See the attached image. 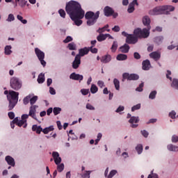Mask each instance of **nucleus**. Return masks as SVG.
<instances>
[{
  "label": "nucleus",
  "mask_w": 178,
  "mask_h": 178,
  "mask_svg": "<svg viewBox=\"0 0 178 178\" xmlns=\"http://www.w3.org/2000/svg\"><path fill=\"white\" fill-rule=\"evenodd\" d=\"M171 141L172 143H178V136L173 135L172 136Z\"/></svg>",
  "instance_id": "54"
},
{
  "label": "nucleus",
  "mask_w": 178,
  "mask_h": 178,
  "mask_svg": "<svg viewBox=\"0 0 178 178\" xmlns=\"http://www.w3.org/2000/svg\"><path fill=\"white\" fill-rule=\"evenodd\" d=\"M171 86L173 88L178 90V79H174Z\"/></svg>",
  "instance_id": "40"
},
{
  "label": "nucleus",
  "mask_w": 178,
  "mask_h": 178,
  "mask_svg": "<svg viewBox=\"0 0 178 178\" xmlns=\"http://www.w3.org/2000/svg\"><path fill=\"white\" fill-rule=\"evenodd\" d=\"M10 86L13 90H15V91H19L20 88H22V86H23V83L20 80L18 79L17 77H13L11 78L10 81Z\"/></svg>",
  "instance_id": "7"
},
{
  "label": "nucleus",
  "mask_w": 178,
  "mask_h": 178,
  "mask_svg": "<svg viewBox=\"0 0 178 178\" xmlns=\"http://www.w3.org/2000/svg\"><path fill=\"white\" fill-rule=\"evenodd\" d=\"M97 86H99L100 88H102V87H105V83L102 81H99L97 82Z\"/></svg>",
  "instance_id": "62"
},
{
  "label": "nucleus",
  "mask_w": 178,
  "mask_h": 178,
  "mask_svg": "<svg viewBox=\"0 0 178 178\" xmlns=\"http://www.w3.org/2000/svg\"><path fill=\"white\" fill-rule=\"evenodd\" d=\"M70 41H73V38L71 36H67L64 40L63 42L65 44H67V42H70Z\"/></svg>",
  "instance_id": "52"
},
{
  "label": "nucleus",
  "mask_w": 178,
  "mask_h": 178,
  "mask_svg": "<svg viewBox=\"0 0 178 178\" xmlns=\"http://www.w3.org/2000/svg\"><path fill=\"white\" fill-rule=\"evenodd\" d=\"M169 117L171 118V119H176V111H172L169 113Z\"/></svg>",
  "instance_id": "50"
},
{
  "label": "nucleus",
  "mask_w": 178,
  "mask_h": 178,
  "mask_svg": "<svg viewBox=\"0 0 178 178\" xmlns=\"http://www.w3.org/2000/svg\"><path fill=\"white\" fill-rule=\"evenodd\" d=\"M17 125L19 127H22V126H23L24 129H26V127H27V120H21L18 122V124H17Z\"/></svg>",
  "instance_id": "27"
},
{
  "label": "nucleus",
  "mask_w": 178,
  "mask_h": 178,
  "mask_svg": "<svg viewBox=\"0 0 178 178\" xmlns=\"http://www.w3.org/2000/svg\"><path fill=\"white\" fill-rule=\"evenodd\" d=\"M84 14H81L80 16H76V17H70V19H72V22L76 24V26H81L83 24V19L84 17Z\"/></svg>",
  "instance_id": "8"
},
{
  "label": "nucleus",
  "mask_w": 178,
  "mask_h": 178,
  "mask_svg": "<svg viewBox=\"0 0 178 178\" xmlns=\"http://www.w3.org/2000/svg\"><path fill=\"white\" fill-rule=\"evenodd\" d=\"M86 108L89 109L90 111H95V108L93 107V106L91 105L90 104H86Z\"/></svg>",
  "instance_id": "57"
},
{
  "label": "nucleus",
  "mask_w": 178,
  "mask_h": 178,
  "mask_svg": "<svg viewBox=\"0 0 178 178\" xmlns=\"http://www.w3.org/2000/svg\"><path fill=\"white\" fill-rule=\"evenodd\" d=\"M123 79H127V80H138L140 76L137 74H131L129 73H124L122 75Z\"/></svg>",
  "instance_id": "10"
},
{
  "label": "nucleus",
  "mask_w": 178,
  "mask_h": 178,
  "mask_svg": "<svg viewBox=\"0 0 178 178\" xmlns=\"http://www.w3.org/2000/svg\"><path fill=\"white\" fill-rule=\"evenodd\" d=\"M108 35H104V34H100L99 35H98L97 37V40L99 42H101L102 41H105V40H106V37H108Z\"/></svg>",
  "instance_id": "29"
},
{
  "label": "nucleus",
  "mask_w": 178,
  "mask_h": 178,
  "mask_svg": "<svg viewBox=\"0 0 178 178\" xmlns=\"http://www.w3.org/2000/svg\"><path fill=\"white\" fill-rule=\"evenodd\" d=\"M150 30L151 26H149V28H145L143 29H141V28H138L134 31V34L138 38H148V37H149Z\"/></svg>",
  "instance_id": "6"
},
{
  "label": "nucleus",
  "mask_w": 178,
  "mask_h": 178,
  "mask_svg": "<svg viewBox=\"0 0 178 178\" xmlns=\"http://www.w3.org/2000/svg\"><path fill=\"white\" fill-rule=\"evenodd\" d=\"M38 101V96H33L31 97L30 99V104L31 105L29 108V116L31 118H33L35 120H37V115H35V113L37 112V108H38V106L34 105Z\"/></svg>",
  "instance_id": "5"
},
{
  "label": "nucleus",
  "mask_w": 178,
  "mask_h": 178,
  "mask_svg": "<svg viewBox=\"0 0 178 178\" xmlns=\"http://www.w3.org/2000/svg\"><path fill=\"white\" fill-rule=\"evenodd\" d=\"M136 150L137 151L138 154L140 155V154L143 153V145L139 144L136 147Z\"/></svg>",
  "instance_id": "39"
},
{
  "label": "nucleus",
  "mask_w": 178,
  "mask_h": 178,
  "mask_svg": "<svg viewBox=\"0 0 178 178\" xmlns=\"http://www.w3.org/2000/svg\"><path fill=\"white\" fill-rule=\"evenodd\" d=\"M31 97H33V95H29L24 98L23 99L24 105H27L30 102Z\"/></svg>",
  "instance_id": "33"
},
{
  "label": "nucleus",
  "mask_w": 178,
  "mask_h": 178,
  "mask_svg": "<svg viewBox=\"0 0 178 178\" xmlns=\"http://www.w3.org/2000/svg\"><path fill=\"white\" fill-rule=\"evenodd\" d=\"M81 92L82 95H88V92H90L89 89H81Z\"/></svg>",
  "instance_id": "51"
},
{
  "label": "nucleus",
  "mask_w": 178,
  "mask_h": 178,
  "mask_svg": "<svg viewBox=\"0 0 178 178\" xmlns=\"http://www.w3.org/2000/svg\"><path fill=\"white\" fill-rule=\"evenodd\" d=\"M113 84L115 86V90H119L120 89V81H119L118 79H113Z\"/></svg>",
  "instance_id": "32"
},
{
  "label": "nucleus",
  "mask_w": 178,
  "mask_h": 178,
  "mask_svg": "<svg viewBox=\"0 0 178 178\" xmlns=\"http://www.w3.org/2000/svg\"><path fill=\"white\" fill-rule=\"evenodd\" d=\"M130 50V46L127 44H124L123 46H121L120 47V51L122 54H127L129 51Z\"/></svg>",
  "instance_id": "22"
},
{
  "label": "nucleus",
  "mask_w": 178,
  "mask_h": 178,
  "mask_svg": "<svg viewBox=\"0 0 178 178\" xmlns=\"http://www.w3.org/2000/svg\"><path fill=\"white\" fill-rule=\"evenodd\" d=\"M140 108H141V104H138L131 108V111L134 112L135 111H138V109H140Z\"/></svg>",
  "instance_id": "44"
},
{
  "label": "nucleus",
  "mask_w": 178,
  "mask_h": 178,
  "mask_svg": "<svg viewBox=\"0 0 178 178\" xmlns=\"http://www.w3.org/2000/svg\"><path fill=\"white\" fill-rule=\"evenodd\" d=\"M147 178H158V175L154 173V170L148 175Z\"/></svg>",
  "instance_id": "47"
},
{
  "label": "nucleus",
  "mask_w": 178,
  "mask_h": 178,
  "mask_svg": "<svg viewBox=\"0 0 178 178\" xmlns=\"http://www.w3.org/2000/svg\"><path fill=\"white\" fill-rule=\"evenodd\" d=\"M138 41V37L136 35H129L126 38L127 44H136Z\"/></svg>",
  "instance_id": "9"
},
{
  "label": "nucleus",
  "mask_w": 178,
  "mask_h": 178,
  "mask_svg": "<svg viewBox=\"0 0 178 178\" xmlns=\"http://www.w3.org/2000/svg\"><path fill=\"white\" fill-rule=\"evenodd\" d=\"M12 46H6L4 51L6 55H10L12 54Z\"/></svg>",
  "instance_id": "35"
},
{
  "label": "nucleus",
  "mask_w": 178,
  "mask_h": 178,
  "mask_svg": "<svg viewBox=\"0 0 178 178\" xmlns=\"http://www.w3.org/2000/svg\"><path fill=\"white\" fill-rule=\"evenodd\" d=\"M134 5L138 6V3L137 2V0H134L131 3H129L127 10L128 13H133L134 12Z\"/></svg>",
  "instance_id": "16"
},
{
  "label": "nucleus",
  "mask_w": 178,
  "mask_h": 178,
  "mask_svg": "<svg viewBox=\"0 0 178 178\" xmlns=\"http://www.w3.org/2000/svg\"><path fill=\"white\" fill-rule=\"evenodd\" d=\"M58 13H59L60 16H61V17H63V19H65L66 17V12H65V10L60 9L58 10Z\"/></svg>",
  "instance_id": "43"
},
{
  "label": "nucleus",
  "mask_w": 178,
  "mask_h": 178,
  "mask_svg": "<svg viewBox=\"0 0 178 178\" xmlns=\"http://www.w3.org/2000/svg\"><path fill=\"white\" fill-rule=\"evenodd\" d=\"M167 149L170 152H178V146L173 144H169L167 145Z\"/></svg>",
  "instance_id": "21"
},
{
  "label": "nucleus",
  "mask_w": 178,
  "mask_h": 178,
  "mask_svg": "<svg viewBox=\"0 0 178 178\" xmlns=\"http://www.w3.org/2000/svg\"><path fill=\"white\" fill-rule=\"evenodd\" d=\"M144 87V83H141L138 88H136V91L141 92L143 91V88Z\"/></svg>",
  "instance_id": "49"
},
{
  "label": "nucleus",
  "mask_w": 178,
  "mask_h": 178,
  "mask_svg": "<svg viewBox=\"0 0 178 178\" xmlns=\"http://www.w3.org/2000/svg\"><path fill=\"white\" fill-rule=\"evenodd\" d=\"M142 136H143V137H145V138H147V137H148V131H147L146 130H143L140 131Z\"/></svg>",
  "instance_id": "56"
},
{
  "label": "nucleus",
  "mask_w": 178,
  "mask_h": 178,
  "mask_svg": "<svg viewBox=\"0 0 178 178\" xmlns=\"http://www.w3.org/2000/svg\"><path fill=\"white\" fill-rule=\"evenodd\" d=\"M153 33H155V31H158L159 33H161L162 31V27L161 26H156L155 29L152 30Z\"/></svg>",
  "instance_id": "61"
},
{
  "label": "nucleus",
  "mask_w": 178,
  "mask_h": 178,
  "mask_svg": "<svg viewBox=\"0 0 178 178\" xmlns=\"http://www.w3.org/2000/svg\"><path fill=\"white\" fill-rule=\"evenodd\" d=\"M44 81H45V74L43 73H41L39 74L38 77V83H39V84H42Z\"/></svg>",
  "instance_id": "26"
},
{
  "label": "nucleus",
  "mask_w": 178,
  "mask_h": 178,
  "mask_svg": "<svg viewBox=\"0 0 178 178\" xmlns=\"http://www.w3.org/2000/svg\"><path fill=\"white\" fill-rule=\"evenodd\" d=\"M7 99L9 102L8 111H12L13 108L17 105L19 101V92L15 90H9V93L7 95Z\"/></svg>",
  "instance_id": "3"
},
{
  "label": "nucleus",
  "mask_w": 178,
  "mask_h": 178,
  "mask_svg": "<svg viewBox=\"0 0 178 178\" xmlns=\"http://www.w3.org/2000/svg\"><path fill=\"white\" fill-rule=\"evenodd\" d=\"M175 10V6L165 5L159 6L149 11V14L152 16H158V15H170V12Z\"/></svg>",
  "instance_id": "2"
},
{
  "label": "nucleus",
  "mask_w": 178,
  "mask_h": 178,
  "mask_svg": "<svg viewBox=\"0 0 178 178\" xmlns=\"http://www.w3.org/2000/svg\"><path fill=\"white\" fill-rule=\"evenodd\" d=\"M156 97V90L152 91L149 95V99H155Z\"/></svg>",
  "instance_id": "41"
},
{
  "label": "nucleus",
  "mask_w": 178,
  "mask_h": 178,
  "mask_svg": "<svg viewBox=\"0 0 178 178\" xmlns=\"http://www.w3.org/2000/svg\"><path fill=\"white\" fill-rule=\"evenodd\" d=\"M6 161L7 162L8 165H10V166H15V159L10 156H6Z\"/></svg>",
  "instance_id": "23"
},
{
  "label": "nucleus",
  "mask_w": 178,
  "mask_h": 178,
  "mask_svg": "<svg viewBox=\"0 0 178 178\" xmlns=\"http://www.w3.org/2000/svg\"><path fill=\"white\" fill-rule=\"evenodd\" d=\"M49 92H50V94H51V95H55V94H56L55 89L52 87L49 88Z\"/></svg>",
  "instance_id": "63"
},
{
  "label": "nucleus",
  "mask_w": 178,
  "mask_h": 178,
  "mask_svg": "<svg viewBox=\"0 0 178 178\" xmlns=\"http://www.w3.org/2000/svg\"><path fill=\"white\" fill-rule=\"evenodd\" d=\"M149 57L154 60H159L161 59V54L157 51H153L149 54Z\"/></svg>",
  "instance_id": "20"
},
{
  "label": "nucleus",
  "mask_w": 178,
  "mask_h": 178,
  "mask_svg": "<svg viewBox=\"0 0 178 178\" xmlns=\"http://www.w3.org/2000/svg\"><path fill=\"white\" fill-rule=\"evenodd\" d=\"M142 69L143 70H149L151 69V62L149 60L147 59L142 62Z\"/></svg>",
  "instance_id": "13"
},
{
  "label": "nucleus",
  "mask_w": 178,
  "mask_h": 178,
  "mask_svg": "<svg viewBox=\"0 0 178 178\" xmlns=\"http://www.w3.org/2000/svg\"><path fill=\"white\" fill-rule=\"evenodd\" d=\"M60 112H62V108H60V107H54L53 109V113L55 116L59 115Z\"/></svg>",
  "instance_id": "34"
},
{
  "label": "nucleus",
  "mask_w": 178,
  "mask_h": 178,
  "mask_svg": "<svg viewBox=\"0 0 178 178\" xmlns=\"http://www.w3.org/2000/svg\"><path fill=\"white\" fill-rule=\"evenodd\" d=\"M155 40L157 42H162V41H163V37L162 36H158L155 38Z\"/></svg>",
  "instance_id": "60"
},
{
  "label": "nucleus",
  "mask_w": 178,
  "mask_h": 178,
  "mask_svg": "<svg viewBox=\"0 0 178 178\" xmlns=\"http://www.w3.org/2000/svg\"><path fill=\"white\" fill-rule=\"evenodd\" d=\"M140 122V119H138V117H131L130 120H129V122L131 123V124H133L134 123H138Z\"/></svg>",
  "instance_id": "31"
},
{
  "label": "nucleus",
  "mask_w": 178,
  "mask_h": 178,
  "mask_svg": "<svg viewBox=\"0 0 178 178\" xmlns=\"http://www.w3.org/2000/svg\"><path fill=\"white\" fill-rule=\"evenodd\" d=\"M98 17H99V11H97L96 13L92 11H88L85 15V18L88 20V26H94L97 23Z\"/></svg>",
  "instance_id": "4"
},
{
  "label": "nucleus",
  "mask_w": 178,
  "mask_h": 178,
  "mask_svg": "<svg viewBox=\"0 0 178 178\" xmlns=\"http://www.w3.org/2000/svg\"><path fill=\"white\" fill-rule=\"evenodd\" d=\"M118 173L116 170H113L110 172L109 175H108V178H112L113 176H115Z\"/></svg>",
  "instance_id": "46"
},
{
  "label": "nucleus",
  "mask_w": 178,
  "mask_h": 178,
  "mask_svg": "<svg viewBox=\"0 0 178 178\" xmlns=\"http://www.w3.org/2000/svg\"><path fill=\"white\" fill-rule=\"evenodd\" d=\"M90 175H91V171H85L81 176L82 178H90Z\"/></svg>",
  "instance_id": "42"
},
{
  "label": "nucleus",
  "mask_w": 178,
  "mask_h": 178,
  "mask_svg": "<svg viewBox=\"0 0 178 178\" xmlns=\"http://www.w3.org/2000/svg\"><path fill=\"white\" fill-rule=\"evenodd\" d=\"M88 52H90V49H88V47H84L83 49H80L79 50V54L76 55H79V58H81V56L88 54Z\"/></svg>",
  "instance_id": "19"
},
{
  "label": "nucleus",
  "mask_w": 178,
  "mask_h": 178,
  "mask_svg": "<svg viewBox=\"0 0 178 178\" xmlns=\"http://www.w3.org/2000/svg\"><path fill=\"white\" fill-rule=\"evenodd\" d=\"M111 49L112 52H116V49H118V42L117 41L113 42Z\"/></svg>",
  "instance_id": "38"
},
{
  "label": "nucleus",
  "mask_w": 178,
  "mask_h": 178,
  "mask_svg": "<svg viewBox=\"0 0 178 178\" xmlns=\"http://www.w3.org/2000/svg\"><path fill=\"white\" fill-rule=\"evenodd\" d=\"M134 59H137V60L141 59V55H140L138 52H135L134 54Z\"/></svg>",
  "instance_id": "55"
},
{
  "label": "nucleus",
  "mask_w": 178,
  "mask_h": 178,
  "mask_svg": "<svg viewBox=\"0 0 178 178\" xmlns=\"http://www.w3.org/2000/svg\"><path fill=\"white\" fill-rule=\"evenodd\" d=\"M89 51L92 52V54H97L98 53V49L93 48L92 47H88Z\"/></svg>",
  "instance_id": "53"
},
{
  "label": "nucleus",
  "mask_w": 178,
  "mask_h": 178,
  "mask_svg": "<svg viewBox=\"0 0 178 178\" xmlns=\"http://www.w3.org/2000/svg\"><path fill=\"white\" fill-rule=\"evenodd\" d=\"M8 118H10V119H15V113H13V112H9L8 113Z\"/></svg>",
  "instance_id": "64"
},
{
  "label": "nucleus",
  "mask_w": 178,
  "mask_h": 178,
  "mask_svg": "<svg viewBox=\"0 0 178 178\" xmlns=\"http://www.w3.org/2000/svg\"><path fill=\"white\" fill-rule=\"evenodd\" d=\"M30 116V113H29V115L27 114H23L22 115V120H27L26 119H29V117Z\"/></svg>",
  "instance_id": "59"
},
{
  "label": "nucleus",
  "mask_w": 178,
  "mask_h": 178,
  "mask_svg": "<svg viewBox=\"0 0 178 178\" xmlns=\"http://www.w3.org/2000/svg\"><path fill=\"white\" fill-rule=\"evenodd\" d=\"M117 60H126L127 59V55L120 54L116 57Z\"/></svg>",
  "instance_id": "28"
},
{
  "label": "nucleus",
  "mask_w": 178,
  "mask_h": 178,
  "mask_svg": "<svg viewBox=\"0 0 178 178\" xmlns=\"http://www.w3.org/2000/svg\"><path fill=\"white\" fill-rule=\"evenodd\" d=\"M67 48L68 49H70V51H76V44H74V42H71L68 44Z\"/></svg>",
  "instance_id": "36"
},
{
  "label": "nucleus",
  "mask_w": 178,
  "mask_h": 178,
  "mask_svg": "<svg viewBox=\"0 0 178 178\" xmlns=\"http://www.w3.org/2000/svg\"><path fill=\"white\" fill-rule=\"evenodd\" d=\"M63 169H65V165L63 163H61L57 166V170L58 172H63Z\"/></svg>",
  "instance_id": "45"
},
{
  "label": "nucleus",
  "mask_w": 178,
  "mask_h": 178,
  "mask_svg": "<svg viewBox=\"0 0 178 178\" xmlns=\"http://www.w3.org/2000/svg\"><path fill=\"white\" fill-rule=\"evenodd\" d=\"M111 60L112 57L111 55L107 54L102 57L101 62H102V63H108V62H111Z\"/></svg>",
  "instance_id": "25"
},
{
  "label": "nucleus",
  "mask_w": 178,
  "mask_h": 178,
  "mask_svg": "<svg viewBox=\"0 0 178 178\" xmlns=\"http://www.w3.org/2000/svg\"><path fill=\"white\" fill-rule=\"evenodd\" d=\"M143 23L144 26H146L148 29L149 27H151V19L149 16L145 15L143 17Z\"/></svg>",
  "instance_id": "18"
},
{
  "label": "nucleus",
  "mask_w": 178,
  "mask_h": 178,
  "mask_svg": "<svg viewBox=\"0 0 178 178\" xmlns=\"http://www.w3.org/2000/svg\"><path fill=\"white\" fill-rule=\"evenodd\" d=\"M104 16L109 17L113 15V8L107 6L104 8Z\"/></svg>",
  "instance_id": "12"
},
{
  "label": "nucleus",
  "mask_w": 178,
  "mask_h": 178,
  "mask_svg": "<svg viewBox=\"0 0 178 178\" xmlns=\"http://www.w3.org/2000/svg\"><path fill=\"white\" fill-rule=\"evenodd\" d=\"M70 79L72 80H76V81H81L83 79V75H80L79 74H76L75 72H73L70 74Z\"/></svg>",
  "instance_id": "17"
},
{
  "label": "nucleus",
  "mask_w": 178,
  "mask_h": 178,
  "mask_svg": "<svg viewBox=\"0 0 178 178\" xmlns=\"http://www.w3.org/2000/svg\"><path fill=\"white\" fill-rule=\"evenodd\" d=\"M42 133H44V134H48V133H49V131H54V126H50L49 127H46L44 129H42Z\"/></svg>",
  "instance_id": "30"
},
{
  "label": "nucleus",
  "mask_w": 178,
  "mask_h": 178,
  "mask_svg": "<svg viewBox=\"0 0 178 178\" xmlns=\"http://www.w3.org/2000/svg\"><path fill=\"white\" fill-rule=\"evenodd\" d=\"M52 156L54 159L56 165H59L62 162V159L59 156V153L57 152H53Z\"/></svg>",
  "instance_id": "14"
},
{
  "label": "nucleus",
  "mask_w": 178,
  "mask_h": 178,
  "mask_svg": "<svg viewBox=\"0 0 178 178\" xmlns=\"http://www.w3.org/2000/svg\"><path fill=\"white\" fill-rule=\"evenodd\" d=\"M32 131H35L36 134H41V131H42V127H41V126L34 124L32 126Z\"/></svg>",
  "instance_id": "24"
},
{
  "label": "nucleus",
  "mask_w": 178,
  "mask_h": 178,
  "mask_svg": "<svg viewBox=\"0 0 178 178\" xmlns=\"http://www.w3.org/2000/svg\"><path fill=\"white\" fill-rule=\"evenodd\" d=\"M80 65H81V57L79 55H76L72 63V68L79 69Z\"/></svg>",
  "instance_id": "11"
},
{
  "label": "nucleus",
  "mask_w": 178,
  "mask_h": 178,
  "mask_svg": "<svg viewBox=\"0 0 178 178\" xmlns=\"http://www.w3.org/2000/svg\"><path fill=\"white\" fill-rule=\"evenodd\" d=\"M65 11L67 15H69L70 17L80 16L81 14L85 13L84 10L81 8L80 3L73 0L67 3Z\"/></svg>",
  "instance_id": "1"
},
{
  "label": "nucleus",
  "mask_w": 178,
  "mask_h": 178,
  "mask_svg": "<svg viewBox=\"0 0 178 178\" xmlns=\"http://www.w3.org/2000/svg\"><path fill=\"white\" fill-rule=\"evenodd\" d=\"M15 20V15L10 14L6 19L7 22H13Z\"/></svg>",
  "instance_id": "48"
},
{
  "label": "nucleus",
  "mask_w": 178,
  "mask_h": 178,
  "mask_svg": "<svg viewBox=\"0 0 178 178\" xmlns=\"http://www.w3.org/2000/svg\"><path fill=\"white\" fill-rule=\"evenodd\" d=\"M98 92V87L95 84H92L90 88V92L92 94H95Z\"/></svg>",
  "instance_id": "37"
},
{
  "label": "nucleus",
  "mask_w": 178,
  "mask_h": 178,
  "mask_svg": "<svg viewBox=\"0 0 178 178\" xmlns=\"http://www.w3.org/2000/svg\"><path fill=\"white\" fill-rule=\"evenodd\" d=\"M123 111H124V106H120L117 110L115 111V112H117V113H119V112H123Z\"/></svg>",
  "instance_id": "58"
},
{
  "label": "nucleus",
  "mask_w": 178,
  "mask_h": 178,
  "mask_svg": "<svg viewBox=\"0 0 178 178\" xmlns=\"http://www.w3.org/2000/svg\"><path fill=\"white\" fill-rule=\"evenodd\" d=\"M35 55L37 56L38 58L39 59V60L40 59H44V58H45V53H44L40 49L35 48Z\"/></svg>",
  "instance_id": "15"
}]
</instances>
